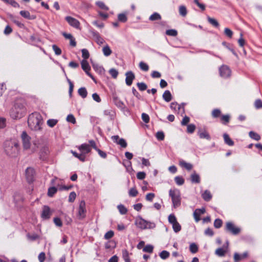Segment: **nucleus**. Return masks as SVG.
<instances>
[{
  "instance_id": "55",
  "label": "nucleus",
  "mask_w": 262,
  "mask_h": 262,
  "mask_svg": "<svg viewBox=\"0 0 262 262\" xmlns=\"http://www.w3.org/2000/svg\"><path fill=\"white\" fill-rule=\"evenodd\" d=\"M254 106L256 109H260L262 108V101L259 99H256L254 102Z\"/></svg>"
},
{
  "instance_id": "40",
  "label": "nucleus",
  "mask_w": 262,
  "mask_h": 262,
  "mask_svg": "<svg viewBox=\"0 0 262 262\" xmlns=\"http://www.w3.org/2000/svg\"><path fill=\"white\" fill-rule=\"evenodd\" d=\"M139 67L141 70H142L143 71H147L149 70V67L147 64L146 63L141 61L139 63Z\"/></svg>"
},
{
  "instance_id": "43",
  "label": "nucleus",
  "mask_w": 262,
  "mask_h": 262,
  "mask_svg": "<svg viewBox=\"0 0 262 262\" xmlns=\"http://www.w3.org/2000/svg\"><path fill=\"white\" fill-rule=\"evenodd\" d=\"M166 34L171 36H176L178 35V32L174 29H169L166 31Z\"/></svg>"
},
{
  "instance_id": "6",
  "label": "nucleus",
  "mask_w": 262,
  "mask_h": 262,
  "mask_svg": "<svg viewBox=\"0 0 262 262\" xmlns=\"http://www.w3.org/2000/svg\"><path fill=\"white\" fill-rule=\"evenodd\" d=\"M21 138L23 141V147L25 149H28L30 148L31 143H30V139L31 138L27 135L26 132H23Z\"/></svg>"
},
{
  "instance_id": "16",
  "label": "nucleus",
  "mask_w": 262,
  "mask_h": 262,
  "mask_svg": "<svg viewBox=\"0 0 262 262\" xmlns=\"http://www.w3.org/2000/svg\"><path fill=\"white\" fill-rule=\"evenodd\" d=\"M79 151L84 155L89 153L91 151V148L89 144H82L78 147Z\"/></svg>"
},
{
  "instance_id": "29",
  "label": "nucleus",
  "mask_w": 262,
  "mask_h": 262,
  "mask_svg": "<svg viewBox=\"0 0 262 262\" xmlns=\"http://www.w3.org/2000/svg\"><path fill=\"white\" fill-rule=\"evenodd\" d=\"M102 51H103V54L105 56H110L112 53L111 49H110V48L109 47V46L108 45H106L103 48Z\"/></svg>"
},
{
  "instance_id": "39",
  "label": "nucleus",
  "mask_w": 262,
  "mask_h": 262,
  "mask_svg": "<svg viewBox=\"0 0 262 262\" xmlns=\"http://www.w3.org/2000/svg\"><path fill=\"white\" fill-rule=\"evenodd\" d=\"M57 189L55 187H52L48 189V196L52 197L57 192Z\"/></svg>"
},
{
  "instance_id": "9",
  "label": "nucleus",
  "mask_w": 262,
  "mask_h": 262,
  "mask_svg": "<svg viewBox=\"0 0 262 262\" xmlns=\"http://www.w3.org/2000/svg\"><path fill=\"white\" fill-rule=\"evenodd\" d=\"M112 139L114 141V142L117 143L118 145H120L122 147L125 148L127 146V143L125 139L123 138H119V136H113L112 137Z\"/></svg>"
},
{
  "instance_id": "36",
  "label": "nucleus",
  "mask_w": 262,
  "mask_h": 262,
  "mask_svg": "<svg viewBox=\"0 0 262 262\" xmlns=\"http://www.w3.org/2000/svg\"><path fill=\"white\" fill-rule=\"evenodd\" d=\"M230 116L229 115H223L221 118V120L224 124H227L230 121Z\"/></svg>"
},
{
  "instance_id": "33",
  "label": "nucleus",
  "mask_w": 262,
  "mask_h": 262,
  "mask_svg": "<svg viewBox=\"0 0 262 262\" xmlns=\"http://www.w3.org/2000/svg\"><path fill=\"white\" fill-rule=\"evenodd\" d=\"M207 19L208 22L214 27H218L219 26V24L215 19L211 18L210 17H208Z\"/></svg>"
},
{
  "instance_id": "19",
  "label": "nucleus",
  "mask_w": 262,
  "mask_h": 262,
  "mask_svg": "<svg viewBox=\"0 0 262 262\" xmlns=\"http://www.w3.org/2000/svg\"><path fill=\"white\" fill-rule=\"evenodd\" d=\"M248 252H244L241 255H240L238 253L236 252L234 254L233 258H234L235 262H237L244 258H246L247 257H248Z\"/></svg>"
},
{
  "instance_id": "62",
  "label": "nucleus",
  "mask_w": 262,
  "mask_h": 262,
  "mask_svg": "<svg viewBox=\"0 0 262 262\" xmlns=\"http://www.w3.org/2000/svg\"><path fill=\"white\" fill-rule=\"evenodd\" d=\"M224 33L227 36H228L230 38H231L232 36V35H233L232 31L230 29H229L228 28H226L225 29Z\"/></svg>"
},
{
  "instance_id": "60",
  "label": "nucleus",
  "mask_w": 262,
  "mask_h": 262,
  "mask_svg": "<svg viewBox=\"0 0 262 262\" xmlns=\"http://www.w3.org/2000/svg\"><path fill=\"white\" fill-rule=\"evenodd\" d=\"M96 5L99 7L101 8L102 9H103V10H108V8L106 6H105L104 3L103 2H100V1L97 2L96 3Z\"/></svg>"
},
{
  "instance_id": "21",
  "label": "nucleus",
  "mask_w": 262,
  "mask_h": 262,
  "mask_svg": "<svg viewBox=\"0 0 262 262\" xmlns=\"http://www.w3.org/2000/svg\"><path fill=\"white\" fill-rule=\"evenodd\" d=\"M191 181L193 183H199L200 182V176L194 171L190 176Z\"/></svg>"
},
{
  "instance_id": "32",
  "label": "nucleus",
  "mask_w": 262,
  "mask_h": 262,
  "mask_svg": "<svg viewBox=\"0 0 262 262\" xmlns=\"http://www.w3.org/2000/svg\"><path fill=\"white\" fill-rule=\"evenodd\" d=\"M249 135L251 138L256 141H258L260 139V136L258 134L253 131L250 132Z\"/></svg>"
},
{
  "instance_id": "38",
  "label": "nucleus",
  "mask_w": 262,
  "mask_h": 262,
  "mask_svg": "<svg viewBox=\"0 0 262 262\" xmlns=\"http://www.w3.org/2000/svg\"><path fill=\"white\" fill-rule=\"evenodd\" d=\"M196 128V126L193 124H190L187 125V132L189 134H192Z\"/></svg>"
},
{
  "instance_id": "34",
  "label": "nucleus",
  "mask_w": 262,
  "mask_h": 262,
  "mask_svg": "<svg viewBox=\"0 0 262 262\" xmlns=\"http://www.w3.org/2000/svg\"><path fill=\"white\" fill-rule=\"evenodd\" d=\"M189 250L192 253H195L198 251V247L195 243H191L189 246Z\"/></svg>"
},
{
  "instance_id": "30",
  "label": "nucleus",
  "mask_w": 262,
  "mask_h": 262,
  "mask_svg": "<svg viewBox=\"0 0 262 262\" xmlns=\"http://www.w3.org/2000/svg\"><path fill=\"white\" fill-rule=\"evenodd\" d=\"M202 197L205 201H209L211 200L212 195L209 191L205 190L202 194Z\"/></svg>"
},
{
  "instance_id": "42",
  "label": "nucleus",
  "mask_w": 262,
  "mask_h": 262,
  "mask_svg": "<svg viewBox=\"0 0 262 262\" xmlns=\"http://www.w3.org/2000/svg\"><path fill=\"white\" fill-rule=\"evenodd\" d=\"M154 247L151 245H147L143 249V251L145 252L151 253L153 252Z\"/></svg>"
},
{
  "instance_id": "52",
  "label": "nucleus",
  "mask_w": 262,
  "mask_h": 262,
  "mask_svg": "<svg viewBox=\"0 0 262 262\" xmlns=\"http://www.w3.org/2000/svg\"><path fill=\"white\" fill-rule=\"evenodd\" d=\"M58 121L56 119H49L47 121V124L51 127H53L57 123Z\"/></svg>"
},
{
  "instance_id": "53",
  "label": "nucleus",
  "mask_w": 262,
  "mask_h": 262,
  "mask_svg": "<svg viewBox=\"0 0 262 262\" xmlns=\"http://www.w3.org/2000/svg\"><path fill=\"white\" fill-rule=\"evenodd\" d=\"M67 121L73 124H75L76 122L75 118L72 114H69L68 115L67 117Z\"/></svg>"
},
{
  "instance_id": "27",
  "label": "nucleus",
  "mask_w": 262,
  "mask_h": 262,
  "mask_svg": "<svg viewBox=\"0 0 262 262\" xmlns=\"http://www.w3.org/2000/svg\"><path fill=\"white\" fill-rule=\"evenodd\" d=\"M78 93L82 98H86L88 95L87 91L84 87L79 89L78 90Z\"/></svg>"
},
{
  "instance_id": "64",
  "label": "nucleus",
  "mask_w": 262,
  "mask_h": 262,
  "mask_svg": "<svg viewBox=\"0 0 262 262\" xmlns=\"http://www.w3.org/2000/svg\"><path fill=\"white\" fill-rule=\"evenodd\" d=\"M38 258V260H39V262H43L46 258L45 253L43 252H41L39 254Z\"/></svg>"
},
{
  "instance_id": "5",
  "label": "nucleus",
  "mask_w": 262,
  "mask_h": 262,
  "mask_svg": "<svg viewBox=\"0 0 262 262\" xmlns=\"http://www.w3.org/2000/svg\"><path fill=\"white\" fill-rule=\"evenodd\" d=\"M225 230L233 235H237L241 232V229L236 227L232 222L226 223Z\"/></svg>"
},
{
  "instance_id": "11",
  "label": "nucleus",
  "mask_w": 262,
  "mask_h": 262,
  "mask_svg": "<svg viewBox=\"0 0 262 262\" xmlns=\"http://www.w3.org/2000/svg\"><path fill=\"white\" fill-rule=\"evenodd\" d=\"M66 20L68 21V23L71 26L75 28H79L80 26V23L79 21L71 17V16H67L66 17Z\"/></svg>"
},
{
  "instance_id": "22",
  "label": "nucleus",
  "mask_w": 262,
  "mask_h": 262,
  "mask_svg": "<svg viewBox=\"0 0 262 262\" xmlns=\"http://www.w3.org/2000/svg\"><path fill=\"white\" fill-rule=\"evenodd\" d=\"M20 14L23 17L29 19H34L36 18L35 16H31L29 12L28 11H21L20 12Z\"/></svg>"
},
{
  "instance_id": "31",
  "label": "nucleus",
  "mask_w": 262,
  "mask_h": 262,
  "mask_svg": "<svg viewBox=\"0 0 262 262\" xmlns=\"http://www.w3.org/2000/svg\"><path fill=\"white\" fill-rule=\"evenodd\" d=\"M161 19V15L157 12L154 13L149 17V19L151 21L160 20Z\"/></svg>"
},
{
  "instance_id": "51",
  "label": "nucleus",
  "mask_w": 262,
  "mask_h": 262,
  "mask_svg": "<svg viewBox=\"0 0 262 262\" xmlns=\"http://www.w3.org/2000/svg\"><path fill=\"white\" fill-rule=\"evenodd\" d=\"M114 235V232L112 230H110L107 231L104 236V237L105 239H109L112 238Z\"/></svg>"
},
{
  "instance_id": "10",
  "label": "nucleus",
  "mask_w": 262,
  "mask_h": 262,
  "mask_svg": "<svg viewBox=\"0 0 262 262\" xmlns=\"http://www.w3.org/2000/svg\"><path fill=\"white\" fill-rule=\"evenodd\" d=\"M125 83L126 85L128 86L131 85L133 83V81L135 78V75L134 73L131 71H127L125 73Z\"/></svg>"
},
{
  "instance_id": "63",
  "label": "nucleus",
  "mask_w": 262,
  "mask_h": 262,
  "mask_svg": "<svg viewBox=\"0 0 262 262\" xmlns=\"http://www.w3.org/2000/svg\"><path fill=\"white\" fill-rule=\"evenodd\" d=\"M190 118L188 116H185L181 121L182 125H186L189 122Z\"/></svg>"
},
{
  "instance_id": "3",
  "label": "nucleus",
  "mask_w": 262,
  "mask_h": 262,
  "mask_svg": "<svg viewBox=\"0 0 262 262\" xmlns=\"http://www.w3.org/2000/svg\"><path fill=\"white\" fill-rule=\"evenodd\" d=\"M26 113V108L21 102H16L10 112V115L14 119L21 118Z\"/></svg>"
},
{
  "instance_id": "12",
  "label": "nucleus",
  "mask_w": 262,
  "mask_h": 262,
  "mask_svg": "<svg viewBox=\"0 0 262 262\" xmlns=\"http://www.w3.org/2000/svg\"><path fill=\"white\" fill-rule=\"evenodd\" d=\"M35 171L33 168L28 167L26 170V175L27 181L29 182H32L34 179Z\"/></svg>"
},
{
  "instance_id": "17",
  "label": "nucleus",
  "mask_w": 262,
  "mask_h": 262,
  "mask_svg": "<svg viewBox=\"0 0 262 262\" xmlns=\"http://www.w3.org/2000/svg\"><path fill=\"white\" fill-rule=\"evenodd\" d=\"M51 214L50 208L47 206H44L41 214V217L43 219H49Z\"/></svg>"
},
{
  "instance_id": "35",
  "label": "nucleus",
  "mask_w": 262,
  "mask_h": 262,
  "mask_svg": "<svg viewBox=\"0 0 262 262\" xmlns=\"http://www.w3.org/2000/svg\"><path fill=\"white\" fill-rule=\"evenodd\" d=\"M174 181L178 185H182L184 183V179L181 176H177L174 178Z\"/></svg>"
},
{
  "instance_id": "2",
  "label": "nucleus",
  "mask_w": 262,
  "mask_h": 262,
  "mask_svg": "<svg viewBox=\"0 0 262 262\" xmlns=\"http://www.w3.org/2000/svg\"><path fill=\"white\" fill-rule=\"evenodd\" d=\"M6 154L11 157H15L18 152V144L15 141L7 140L4 144Z\"/></svg>"
},
{
  "instance_id": "13",
  "label": "nucleus",
  "mask_w": 262,
  "mask_h": 262,
  "mask_svg": "<svg viewBox=\"0 0 262 262\" xmlns=\"http://www.w3.org/2000/svg\"><path fill=\"white\" fill-rule=\"evenodd\" d=\"M91 32L97 44L101 45L104 42V40L101 37L98 32L95 31L94 30L91 31Z\"/></svg>"
},
{
  "instance_id": "23",
  "label": "nucleus",
  "mask_w": 262,
  "mask_h": 262,
  "mask_svg": "<svg viewBox=\"0 0 262 262\" xmlns=\"http://www.w3.org/2000/svg\"><path fill=\"white\" fill-rule=\"evenodd\" d=\"M162 97L163 99L167 102L170 101L172 100V95L170 91L168 90H166L164 92Z\"/></svg>"
},
{
  "instance_id": "8",
  "label": "nucleus",
  "mask_w": 262,
  "mask_h": 262,
  "mask_svg": "<svg viewBox=\"0 0 262 262\" xmlns=\"http://www.w3.org/2000/svg\"><path fill=\"white\" fill-rule=\"evenodd\" d=\"M219 71L220 76L224 78L229 77L231 75V70L227 66H221Z\"/></svg>"
},
{
  "instance_id": "24",
  "label": "nucleus",
  "mask_w": 262,
  "mask_h": 262,
  "mask_svg": "<svg viewBox=\"0 0 262 262\" xmlns=\"http://www.w3.org/2000/svg\"><path fill=\"white\" fill-rule=\"evenodd\" d=\"M179 14L182 17H185L187 14L186 7L184 5H181L179 7Z\"/></svg>"
},
{
  "instance_id": "7",
  "label": "nucleus",
  "mask_w": 262,
  "mask_h": 262,
  "mask_svg": "<svg viewBox=\"0 0 262 262\" xmlns=\"http://www.w3.org/2000/svg\"><path fill=\"white\" fill-rule=\"evenodd\" d=\"M86 208L85 203L82 200L79 203L78 212V217L79 219H83L85 217Z\"/></svg>"
},
{
  "instance_id": "45",
  "label": "nucleus",
  "mask_w": 262,
  "mask_h": 262,
  "mask_svg": "<svg viewBox=\"0 0 262 262\" xmlns=\"http://www.w3.org/2000/svg\"><path fill=\"white\" fill-rule=\"evenodd\" d=\"M223 225L222 221L220 219H216L214 222V227L215 228H220Z\"/></svg>"
},
{
  "instance_id": "18",
  "label": "nucleus",
  "mask_w": 262,
  "mask_h": 262,
  "mask_svg": "<svg viewBox=\"0 0 262 262\" xmlns=\"http://www.w3.org/2000/svg\"><path fill=\"white\" fill-rule=\"evenodd\" d=\"M136 226L142 229H146L147 221L140 217L136 221Z\"/></svg>"
},
{
  "instance_id": "57",
  "label": "nucleus",
  "mask_w": 262,
  "mask_h": 262,
  "mask_svg": "<svg viewBox=\"0 0 262 262\" xmlns=\"http://www.w3.org/2000/svg\"><path fill=\"white\" fill-rule=\"evenodd\" d=\"M168 222L171 224H173L177 222V219L174 214H171L169 215Z\"/></svg>"
},
{
  "instance_id": "25",
  "label": "nucleus",
  "mask_w": 262,
  "mask_h": 262,
  "mask_svg": "<svg viewBox=\"0 0 262 262\" xmlns=\"http://www.w3.org/2000/svg\"><path fill=\"white\" fill-rule=\"evenodd\" d=\"M224 141L226 144L229 146H233L234 145V142L229 137V135L226 133L223 135Z\"/></svg>"
},
{
  "instance_id": "44",
  "label": "nucleus",
  "mask_w": 262,
  "mask_h": 262,
  "mask_svg": "<svg viewBox=\"0 0 262 262\" xmlns=\"http://www.w3.org/2000/svg\"><path fill=\"white\" fill-rule=\"evenodd\" d=\"M172 228L175 232H178L181 230V226L180 224L177 222L176 223L172 224Z\"/></svg>"
},
{
  "instance_id": "56",
  "label": "nucleus",
  "mask_w": 262,
  "mask_h": 262,
  "mask_svg": "<svg viewBox=\"0 0 262 262\" xmlns=\"http://www.w3.org/2000/svg\"><path fill=\"white\" fill-rule=\"evenodd\" d=\"M221 114V112L219 109H214L212 111L211 115L213 118L219 117Z\"/></svg>"
},
{
  "instance_id": "37",
  "label": "nucleus",
  "mask_w": 262,
  "mask_h": 262,
  "mask_svg": "<svg viewBox=\"0 0 262 262\" xmlns=\"http://www.w3.org/2000/svg\"><path fill=\"white\" fill-rule=\"evenodd\" d=\"M215 253L219 256H224L226 253V250L222 248H219L215 250Z\"/></svg>"
},
{
  "instance_id": "49",
  "label": "nucleus",
  "mask_w": 262,
  "mask_h": 262,
  "mask_svg": "<svg viewBox=\"0 0 262 262\" xmlns=\"http://www.w3.org/2000/svg\"><path fill=\"white\" fill-rule=\"evenodd\" d=\"M118 209L121 214H125L127 213V210L123 205H119Z\"/></svg>"
},
{
  "instance_id": "28",
  "label": "nucleus",
  "mask_w": 262,
  "mask_h": 262,
  "mask_svg": "<svg viewBox=\"0 0 262 262\" xmlns=\"http://www.w3.org/2000/svg\"><path fill=\"white\" fill-rule=\"evenodd\" d=\"M122 257L124 260L125 262H130V260L129 256V253L126 249L122 250Z\"/></svg>"
},
{
  "instance_id": "20",
  "label": "nucleus",
  "mask_w": 262,
  "mask_h": 262,
  "mask_svg": "<svg viewBox=\"0 0 262 262\" xmlns=\"http://www.w3.org/2000/svg\"><path fill=\"white\" fill-rule=\"evenodd\" d=\"M198 135L201 139H206L208 140L211 139L209 134L206 130H201L200 129L198 132Z\"/></svg>"
},
{
  "instance_id": "4",
  "label": "nucleus",
  "mask_w": 262,
  "mask_h": 262,
  "mask_svg": "<svg viewBox=\"0 0 262 262\" xmlns=\"http://www.w3.org/2000/svg\"><path fill=\"white\" fill-rule=\"evenodd\" d=\"M169 196L171 198L173 206L177 208L181 205V193L178 189H171L169 191Z\"/></svg>"
},
{
  "instance_id": "15",
  "label": "nucleus",
  "mask_w": 262,
  "mask_h": 262,
  "mask_svg": "<svg viewBox=\"0 0 262 262\" xmlns=\"http://www.w3.org/2000/svg\"><path fill=\"white\" fill-rule=\"evenodd\" d=\"M81 64L82 69L85 71L86 74L92 79H94L93 76L89 72L91 68L88 62L86 60H82L81 62Z\"/></svg>"
},
{
  "instance_id": "14",
  "label": "nucleus",
  "mask_w": 262,
  "mask_h": 262,
  "mask_svg": "<svg viewBox=\"0 0 262 262\" xmlns=\"http://www.w3.org/2000/svg\"><path fill=\"white\" fill-rule=\"evenodd\" d=\"M50 151L48 147L45 146H43L39 152V158L42 160H45L47 159V156L49 154Z\"/></svg>"
},
{
  "instance_id": "58",
  "label": "nucleus",
  "mask_w": 262,
  "mask_h": 262,
  "mask_svg": "<svg viewBox=\"0 0 262 262\" xmlns=\"http://www.w3.org/2000/svg\"><path fill=\"white\" fill-rule=\"evenodd\" d=\"M52 48H53V50H54L56 55H59L61 54V49L56 45H53L52 46Z\"/></svg>"
},
{
  "instance_id": "61",
  "label": "nucleus",
  "mask_w": 262,
  "mask_h": 262,
  "mask_svg": "<svg viewBox=\"0 0 262 262\" xmlns=\"http://www.w3.org/2000/svg\"><path fill=\"white\" fill-rule=\"evenodd\" d=\"M76 197V193L74 191L71 192L70 193L69 196V202H71V203L75 201Z\"/></svg>"
},
{
  "instance_id": "48",
  "label": "nucleus",
  "mask_w": 262,
  "mask_h": 262,
  "mask_svg": "<svg viewBox=\"0 0 262 262\" xmlns=\"http://www.w3.org/2000/svg\"><path fill=\"white\" fill-rule=\"evenodd\" d=\"M156 137L158 140L163 141L164 139L165 135L162 131L158 132Z\"/></svg>"
},
{
  "instance_id": "41",
  "label": "nucleus",
  "mask_w": 262,
  "mask_h": 262,
  "mask_svg": "<svg viewBox=\"0 0 262 262\" xmlns=\"http://www.w3.org/2000/svg\"><path fill=\"white\" fill-rule=\"evenodd\" d=\"M170 255V254L169 253L166 251V250H163L162 251L160 254H159V256L160 257L163 259H167L168 257H169Z\"/></svg>"
},
{
  "instance_id": "50",
  "label": "nucleus",
  "mask_w": 262,
  "mask_h": 262,
  "mask_svg": "<svg viewBox=\"0 0 262 262\" xmlns=\"http://www.w3.org/2000/svg\"><path fill=\"white\" fill-rule=\"evenodd\" d=\"M128 193L130 196L135 197L137 195L138 192L135 188H132L129 190Z\"/></svg>"
},
{
  "instance_id": "47",
  "label": "nucleus",
  "mask_w": 262,
  "mask_h": 262,
  "mask_svg": "<svg viewBox=\"0 0 262 262\" xmlns=\"http://www.w3.org/2000/svg\"><path fill=\"white\" fill-rule=\"evenodd\" d=\"M137 86L139 90L141 91H145L147 89V86L144 82H138L137 83Z\"/></svg>"
},
{
  "instance_id": "26",
  "label": "nucleus",
  "mask_w": 262,
  "mask_h": 262,
  "mask_svg": "<svg viewBox=\"0 0 262 262\" xmlns=\"http://www.w3.org/2000/svg\"><path fill=\"white\" fill-rule=\"evenodd\" d=\"M180 165L181 167L185 168L188 170H190L192 168V165L190 163H187L184 161L180 162Z\"/></svg>"
},
{
  "instance_id": "46",
  "label": "nucleus",
  "mask_w": 262,
  "mask_h": 262,
  "mask_svg": "<svg viewBox=\"0 0 262 262\" xmlns=\"http://www.w3.org/2000/svg\"><path fill=\"white\" fill-rule=\"evenodd\" d=\"M118 19L119 21L123 23L126 22L127 20V16L124 13L119 14L118 16Z\"/></svg>"
},
{
  "instance_id": "59",
  "label": "nucleus",
  "mask_w": 262,
  "mask_h": 262,
  "mask_svg": "<svg viewBox=\"0 0 262 262\" xmlns=\"http://www.w3.org/2000/svg\"><path fill=\"white\" fill-rule=\"evenodd\" d=\"M109 73L114 78H116L118 75V72L115 69H110Z\"/></svg>"
},
{
  "instance_id": "54",
  "label": "nucleus",
  "mask_w": 262,
  "mask_h": 262,
  "mask_svg": "<svg viewBox=\"0 0 262 262\" xmlns=\"http://www.w3.org/2000/svg\"><path fill=\"white\" fill-rule=\"evenodd\" d=\"M82 52V56L84 58L83 60H86L89 58L90 54L88 50L85 49H83L81 51Z\"/></svg>"
},
{
  "instance_id": "1",
  "label": "nucleus",
  "mask_w": 262,
  "mask_h": 262,
  "mask_svg": "<svg viewBox=\"0 0 262 262\" xmlns=\"http://www.w3.org/2000/svg\"><path fill=\"white\" fill-rule=\"evenodd\" d=\"M28 123L29 127L32 130L35 131L40 130L41 129L43 119L39 113H32L28 117Z\"/></svg>"
}]
</instances>
